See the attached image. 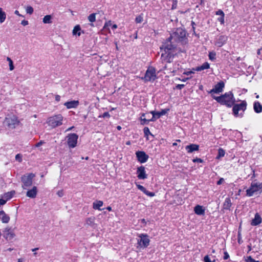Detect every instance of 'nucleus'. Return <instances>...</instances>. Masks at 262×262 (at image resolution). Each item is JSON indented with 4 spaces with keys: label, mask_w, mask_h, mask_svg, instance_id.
Wrapping results in <instances>:
<instances>
[{
    "label": "nucleus",
    "mask_w": 262,
    "mask_h": 262,
    "mask_svg": "<svg viewBox=\"0 0 262 262\" xmlns=\"http://www.w3.org/2000/svg\"><path fill=\"white\" fill-rule=\"evenodd\" d=\"M186 32L182 28H177L170 34V37L160 47L162 51L161 59L163 62L170 63L176 54V46L178 43L185 42Z\"/></svg>",
    "instance_id": "nucleus-1"
},
{
    "label": "nucleus",
    "mask_w": 262,
    "mask_h": 262,
    "mask_svg": "<svg viewBox=\"0 0 262 262\" xmlns=\"http://www.w3.org/2000/svg\"><path fill=\"white\" fill-rule=\"evenodd\" d=\"M213 98L219 103L229 107H231L234 103L233 94L231 92L226 93L221 96H213Z\"/></svg>",
    "instance_id": "nucleus-2"
},
{
    "label": "nucleus",
    "mask_w": 262,
    "mask_h": 262,
    "mask_svg": "<svg viewBox=\"0 0 262 262\" xmlns=\"http://www.w3.org/2000/svg\"><path fill=\"white\" fill-rule=\"evenodd\" d=\"M262 192V183L253 181L250 187L246 190V195L250 197L254 195H257Z\"/></svg>",
    "instance_id": "nucleus-3"
},
{
    "label": "nucleus",
    "mask_w": 262,
    "mask_h": 262,
    "mask_svg": "<svg viewBox=\"0 0 262 262\" xmlns=\"http://www.w3.org/2000/svg\"><path fill=\"white\" fill-rule=\"evenodd\" d=\"M63 119L61 114H58L48 118L47 123L51 127L55 128L62 124Z\"/></svg>",
    "instance_id": "nucleus-4"
},
{
    "label": "nucleus",
    "mask_w": 262,
    "mask_h": 262,
    "mask_svg": "<svg viewBox=\"0 0 262 262\" xmlns=\"http://www.w3.org/2000/svg\"><path fill=\"white\" fill-rule=\"evenodd\" d=\"M35 175L32 173H27L21 177V180L22 182V187L26 189L28 187L32 186L33 184V179Z\"/></svg>",
    "instance_id": "nucleus-5"
},
{
    "label": "nucleus",
    "mask_w": 262,
    "mask_h": 262,
    "mask_svg": "<svg viewBox=\"0 0 262 262\" xmlns=\"http://www.w3.org/2000/svg\"><path fill=\"white\" fill-rule=\"evenodd\" d=\"M19 121L14 115H8L5 119L4 124L10 129H13L18 125Z\"/></svg>",
    "instance_id": "nucleus-6"
},
{
    "label": "nucleus",
    "mask_w": 262,
    "mask_h": 262,
    "mask_svg": "<svg viewBox=\"0 0 262 262\" xmlns=\"http://www.w3.org/2000/svg\"><path fill=\"white\" fill-rule=\"evenodd\" d=\"M149 242L150 239L147 234H140L138 236V247H140L141 248H145L148 246Z\"/></svg>",
    "instance_id": "nucleus-7"
},
{
    "label": "nucleus",
    "mask_w": 262,
    "mask_h": 262,
    "mask_svg": "<svg viewBox=\"0 0 262 262\" xmlns=\"http://www.w3.org/2000/svg\"><path fill=\"white\" fill-rule=\"evenodd\" d=\"M157 78L156 69L152 67H149L146 71L144 80L147 81H154Z\"/></svg>",
    "instance_id": "nucleus-8"
},
{
    "label": "nucleus",
    "mask_w": 262,
    "mask_h": 262,
    "mask_svg": "<svg viewBox=\"0 0 262 262\" xmlns=\"http://www.w3.org/2000/svg\"><path fill=\"white\" fill-rule=\"evenodd\" d=\"M246 108V103L243 102L240 104H236L233 107V112L235 117H241L242 116V113H239V112H243Z\"/></svg>",
    "instance_id": "nucleus-9"
},
{
    "label": "nucleus",
    "mask_w": 262,
    "mask_h": 262,
    "mask_svg": "<svg viewBox=\"0 0 262 262\" xmlns=\"http://www.w3.org/2000/svg\"><path fill=\"white\" fill-rule=\"evenodd\" d=\"M67 143L70 148H74L76 146L78 136L76 134H69L67 137Z\"/></svg>",
    "instance_id": "nucleus-10"
},
{
    "label": "nucleus",
    "mask_w": 262,
    "mask_h": 262,
    "mask_svg": "<svg viewBox=\"0 0 262 262\" xmlns=\"http://www.w3.org/2000/svg\"><path fill=\"white\" fill-rule=\"evenodd\" d=\"M228 36L225 35H219L215 37L214 44L217 47H222L227 42Z\"/></svg>",
    "instance_id": "nucleus-11"
},
{
    "label": "nucleus",
    "mask_w": 262,
    "mask_h": 262,
    "mask_svg": "<svg viewBox=\"0 0 262 262\" xmlns=\"http://www.w3.org/2000/svg\"><path fill=\"white\" fill-rule=\"evenodd\" d=\"M169 109L162 110L161 112L151 111L150 113L152 115V118L150 119L151 121L154 122L161 116L165 115Z\"/></svg>",
    "instance_id": "nucleus-12"
},
{
    "label": "nucleus",
    "mask_w": 262,
    "mask_h": 262,
    "mask_svg": "<svg viewBox=\"0 0 262 262\" xmlns=\"http://www.w3.org/2000/svg\"><path fill=\"white\" fill-rule=\"evenodd\" d=\"M224 86V82L223 81H220L214 85V88L210 91V93L216 94L221 93L223 92Z\"/></svg>",
    "instance_id": "nucleus-13"
},
{
    "label": "nucleus",
    "mask_w": 262,
    "mask_h": 262,
    "mask_svg": "<svg viewBox=\"0 0 262 262\" xmlns=\"http://www.w3.org/2000/svg\"><path fill=\"white\" fill-rule=\"evenodd\" d=\"M137 174L138 178L140 180H144L147 178L145 167L143 166H141L137 168Z\"/></svg>",
    "instance_id": "nucleus-14"
},
{
    "label": "nucleus",
    "mask_w": 262,
    "mask_h": 262,
    "mask_svg": "<svg viewBox=\"0 0 262 262\" xmlns=\"http://www.w3.org/2000/svg\"><path fill=\"white\" fill-rule=\"evenodd\" d=\"M136 155L138 160L141 163L146 162L148 159V156L144 151H137Z\"/></svg>",
    "instance_id": "nucleus-15"
},
{
    "label": "nucleus",
    "mask_w": 262,
    "mask_h": 262,
    "mask_svg": "<svg viewBox=\"0 0 262 262\" xmlns=\"http://www.w3.org/2000/svg\"><path fill=\"white\" fill-rule=\"evenodd\" d=\"M38 190L36 186H33L32 189H29L26 193V196L28 198H35L37 194Z\"/></svg>",
    "instance_id": "nucleus-16"
},
{
    "label": "nucleus",
    "mask_w": 262,
    "mask_h": 262,
    "mask_svg": "<svg viewBox=\"0 0 262 262\" xmlns=\"http://www.w3.org/2000/svg\"><path fill=\"white\" fill-rule=\"evenodd\" d=\"M14 236L15 234L10 229H6L4 231V236L7 240H11Z\"/></svg>",
    "instance_id": "nucleus-17"
},
{
    "label": "nucleus",
    "mask_w": 262,
    "mask_h": 262,
    "mask_svg": "<svg viewBox=\"0 0 262 262\" xmlns=\"http://www.w3.org/2000/svg\"><path fill=\"white\" fill-rule=\"evenodd\" d=\"M194 212L198 215H204L205 213V208L203 206L197 205L194 208Z\"/></svg>",
    "instance_id": "nucleus-18"
},
{
    "label": "nucleus",
    "mask_w": 262,
    "mask_h": 262,
    "mask_svg": "<svg viewBox=\"0 0 262 262\" xmlns=\"http://www.w3.org/2000/svg\"><path fill=\"white\" fill-rule=\"evenodd\" d=\"M79 104L78 100H72L66 102L64 103V105L66 106L68 109L76 108Z\"/></svg>",
    "instance_id": "nucleus-19"
},
{
    "label": "nucleus",
    "mask_w": 262,
    "mask_h": 262,
    "mask_svg": "<svg viewBox=\"0 0 262 262\" xmlns=\"http://www.w3.org/2000/svg\"><path fill=\"white\" fill-rule=\"evenodd\" d=\"M185 149L188 153H192L193 151H198L199 149V145L195 144H191L187 145Z\"/></svg>",
    "instance_id": "nucleus-20"
},
{
    "label": "nucleus",
    "mask_w": 262,
    "mask_h": 262,
    "mask_svg": "<svg viewBox=\"0 0 262 262\" xmlns=\"http://www.w3.org/2000/svg\"><path fill=\"white\" fill-rule=\"evenodd\" d=\"M261 218L258 213L255 214L254 218L252 220L251 225L253 226H257L261 223Z\"/></svg>",
    "instance_id": "nucleus-21"
},
{
    "label": "nucleus",
    "mask_w": 262,
    "mask_h": 262,
    "mask_svg": "<svg viewBox=\"0 0 262 262\" xmlns=\"http://www.w3.org/2000/svg\"><path fill=\"white\" fill-rule=\"evenodd\" d=\"M0 218L4 223H8L10 221V217L3 210L0 211Z\"/></svg>",
    "instance_id": "nucleus-22"
},
{
    "label": "nucleus",
    "mask_w": 262,
    "mask_h": 262,
    "mask_svg": "<svg viewBox=\"0 0 262 262\" xmlns=\"http://www.w3.org/2000/svg\"><path fill=\"white\" fill-rule=\"evenodd\" d=\"M210 68V64L207 62H204L202 66L193 68L194 71H201L204 70L208 69Z\"/></svg>",
    "instance_id": "nucleus-23"
},
{
    "label": "nucleus",
    "mask_w": 262,
    "mask_h": 262,
    "mask_svg": "<svg viewBox=\"0 0 262 262\" xmlns=\"http://www.w3.org/2000/svg\"><path fill=\"white\" fill-rule=\"evenodd\" d=\"M253 109L255 113H260L262 112V105L258 101H255L253 104Z\"/></svg>",
    "instance_id": "nucleus-24"
},
{
    "label": "nucleus",
    "mask_w": 262,
    "mask_h": 262,
    "mask_svg": "<svg viewBox=\"0 0 262 262\" xmlns=\"http://www.w3.org/2000/svg\"><path fill=\"white\" fill-rule=\"evenodd\" d=\"M232 203L231 202V200L229 198H226L224 203H223V208L226 210H229Z\"/></svg>",
    "instance_id": "nucleus-25"
},
{
    "label": "nucleus",
    "mask_w": 262,
    "mask_h": 262,
    "mask_svg": "<svg viewBox=\"0 0 262 262\" xmlns=\"http://www.w3.org/2000/svg\"><path fill=\"white\" fill-rule=\"evenodd\" d=\"M103 203L102 201H96L93 204V208L99 210H102L100 207L103 206Z\"/></svg>",
    "instance_id": "nucleus-26"
},
{
    "label": "nucleus",
    "mask_w": 262,
    "mask_h": 262,
    "mask_svg": "<svg viewBox=\"0 0 262 262\" xmlns=\"http://www.w3.org/2000/svg\"><path fill=\"white\" fill-rule=\"evenodd\" d=\"M72 34L73 35L79 36L81 35V28L79 25H76L74 27Z\"/></svg>",
    "instance_id": "nucleus-27"
},
{
    "label": "nucleus",
    "mask_w": 262,
    "mask_h": 262,
    "mask_svg": "<svg viewBox=\"0 0 262 262\" xmlns=\"http://www.w3.org/2000/svg\"><path fill=\"white\" fill-rule=\"evenodd\" d=\"M146 114L144 113L142 114L140 117L141 124L145 125L149 123L151 121L150 119H146L145 118Z\"/></svg>",
    "instance_id": "nucleus-28"
},
{
    "label": "nucleus",
    "mask_w": 262,
    "mask_h": 262,
    "mask_svg": "<svg viewBox=\"0 0 262 262\" xmlns=\"http://www.w3.org/2000/svg\"><path fill=\"white\" fill-rule=\"evenodd\" d=\"M6 18V14L3 10L2 8H0V23H3L4 22Z\"/></svg>",
    "instance_id": "nucleus-29"
},
{
    "label": "nucleus",
    "mask_w": 262,
    "mask_h": 262,
    "mask_svg": "<svg viewBox=\"0 0 262 262\" xmlns=\"http://www.w3.org/2000/svg\"><path fill=\"white\" fill-rule=\"evenodd\" d=\"M52 17L50 15H47L43 18L42 21L44 24H51Z\"/></svg>",
    "instance_id": "nucleus-30"
},
{
    "label": "nucleus",
    "mask_w": 262,
    "mask_h": 262,
    "mask_svg": "<svg viewBox=\"0 0 262 262\" xmlns=\"http://www.w3.org/2000/svg\"><path fill=\"white\" fill-rule=\"evenodd\" d=\"M14 194H15L14 191L6 193L4 196V198L5 199L4 200H6V202H7L8 200L11 199Z\"/></svg>",
    "instance_id": "nucleus-31"
},
{
    "label": "nucleus",
    "mask_w": 262,
    "mask_h": 262,
    "mask_svg": "<svg viewBox=\"0 0 262 262\" xmlns=\"http://www.w3.org/2000/svg\"><path fill=\"white\" fill-rule=\"evenodd\" d=\"M86 225L91 227H94L95 225V219L94 217H90L86 219Z\"/></svg>",
    "instance_id": "nucleus-32"
},
{
    "label": "nucleus",
    "mask_w": 262,
    "mask_h": 262,
    "mask_svg": "<svg viewBox=\"0 0 262 262\" xmlns=\"http://www.w3.org/2000/svg\"><path fill=\"white\" fill-rule=\"evenodd\" d=\"M225 150L223 148H220L218 150V155L216 156V158L217 159H220V158L223 157L225 156Z\"/></svg>",
    "instance_id": "nucleus-33"
},
{
    "label": "nucleus",
    "mask_w": 262,
    "mask_h": 262,
    "mask_svg": "<svg viewBox=\"0 0 262 262\" xmlns=\"http://www.w3.org/2000/svg\"><path fill=\"white\" fill-rule=\"evenodd\" d=\"M7 60L9 62V66L10 71H13L14 69L13 61L10 57H8L7 58Z\"/></svg>",
    "instance_id": "nucleus-34"
},
{
    "label": "nucleus",
    "mask_w": 262,
    "mask_h": 262,
    "mask_svg": "<svg viewBox=\"0 0 262 262\" xmlns=\"http://www.w3.org/2000/svg\"><path fill=\"white\" fill-rule=\"evenodd\" d=\"M143 20V14H141L138 15L135 18V21L136 23H141Z\"/></svg>",
    "instance_id": "nucleus-35"
},
{
    "label": "nucleus",
    "mask_w": 262,
    "mask_h": 262,
    "mask_svg": "<svg viewBox=\"0 0 262 262\" xmlns=\"http://www.w3.org/2000/svg\"><path fill=\"white\" fill-rule=\"evenodd\" d=\"M209 58L210 60L213 61L216 58V53L214 52H210L209 53Z\"/></svg>",
    "instance_id": "nucleus-36"
},
{
    "label": "nucleus",
    "mask_w": 262,
    "mask_h": 262,
    "mask_svg": "<svg viewBox=\"0 0 262 262\" xmlns=\"http://www.w3.org/2000/svg\"><path fill=\"white\" fill-rule=\"evenodd\" d=\"M111 26H112V21L111 20L107 21L105 22V23L104 24L103 29L108 30L109 33H110L111 31H110L108 27Z\"/></svg>",
    "instance_id": "nucleus-37"
},
{
    "label": "nucleus",
    "mask_w": 262,
    "mask_h": 262,
    "mask_svg": "<svg viewBox=\"0 0 262 262\" xmlns=\"http://www.w3.org/2000/svg\"><path fill=\"white\" fill-rule=\"evenodd\" d=\"M88 19L91 23L94 22L96 20L95 14L92 13L90 14L88 17Z\"/></svg>",
    "instance_id": "nucleus-38"
},
{
    "label": "nucleus",
    "mask_w": 262,
    "mask_h": 262,
    "mask_svg": "<svg viewBox=\"0 0 262 262\" xmlns=\"http://www.w3.org/2000/svg\"><path fill=\"white\" fill-rule=\"evenodd\" d=\"M33 8L31 6H28L26 8V11L28 14H32L33 12Z\"/></svg>",
    "instance_id": "nucleus-39"
},
{
    "label": "nucleus",
    "mask_w": 262,
    "mask_h": 262,
    "mask_svg": "<svg viewBox=\"0 0 262 262\" xmlns=\"http://www.w3.org/2000/svg\"><path fill=\"white\" fill-rule=\"evenodd\" d=\"M143 132L145 136L148 137L149 135L151 134L150 130L147 127H144L143 129Z\"/></svg>",
    "instance_id": "nucleus-40"
},
{
    "label": "nucleus",
    "mask_w": 262,
    "mask_h": 262,
    "mask_svg": "<svg viewBox=\"0 0 262 262\" xmlns=\"http://www.w3.org/2000/svg\"><path fill=\"white\" fill-rule=\"evenodd\" d=\"M144 193H145L147 196H149L150 197H152V196H155V195L154 192L148 191L146 189L144 192Z\"/></svg>",
    "instance_id": "nucleus-41"
},
{
    "label": "nucleus",
    "mask_w": 262,
    "mask_h": 262,
    "mask_svg": "<svg viewBox=\"0 0 262 262\" xmlns=\"http://www.w3.org/2000/svg\"><path fill=\"white\" fill-rule=\"evenodd\" d=\"M144 193H145L147 196H149L150 197H152V196H155V195L154 192L148 191L146 189L144 192Z\"/></svg>",
    "instance_id": "nucleus-42"
},
{
    "label": "nucleus",
    "mask_w": 262,
    "mask_h": 262,
    "mask_svg": "<svg viewBox=\"0 0 262 262\" xmlns=\"http://www.w3.org/2000/svg\"><path fill=\"white\" fill-rule=\"evenodd\" d=\"M246 262H260L258 260H255L253 258H252L251 256H249L247 257V259H246Z\"/></svg>",
    "instance_id": "nucleus-43"
},
{
    "label": "nucleus",
    "mask_w": 262,
    "mask_h": 262,
    "mask_svg": "<svg viewBox=\"0 0 262 262\" xmlns=\"http://www.w3.org/2000/svg\"><path fill=\"white\" fill-rule=\"evenodd\" d=\"M136 185L137 187V188L141 191H142L143 193L145 191L146 189L142 185L138 184L137 183H136Z\"/></svg>",
    "instance_id": "nucleus-44"
},
{
    "label": "nucleus",
    "mask_w": 262,
    "mask_h": 262,
    "mask_svg": "<svg viewBox=\"0 0 262 262\" xmlns=\"http://www.w3.org/2000/svg\"><path fill=\"white\" fill-rule=\"evenodd\" d=\"M215 14L220 16H225V14L222 10H219L215 12Z\"/></svg>",
    "instance_id": "nucleus-45"
},
{
    "label": "nucleus",
    "mask_w": 262,
    "mask_h": 262,
    "mask_svg": "<svg viewBox=\"0 0 262 262\" xmlns=\"http://www.w3.org/2000/svg\"><path fill=\"white\" fill-rule=\"evenodd\" d=\"M195 71H194L193 68L192 69V70L184 72L183 73V74L186 75H189L191 74H194L195 73Z\"/></svg>",
    "instance_id": "nucleus-46"
},
{
    "label": "nucleus",
    "mask_w": 262,
    "mask_h": 262,
    "mask_svg": "<svg viewBox=\"0 0 262 262\" xmlns=\"http://www.w3.org/2000/svg\"><path fill=\"white\" fill-rule=\"evenodd\" d=\"M99 118H101V117H102V118H105V117L110 118V114L108 112H105L102 115H100L99 116Z\"/></svg>",
    "instance_id": "nucleus-47"
},
{
    "label": "nucleus",
    "mask_w": 262,
    "mask_h": 262,
    "mask_svg": "<svg viewBox=\"0 0 262 262\" xmlns=\"http://www.w3.org/2000/svg\"><path fill=\"white\" fill-rule=\"evenodd\" d=\"M177 0H172V5L171 9H175L177 8Z\"/></svg>",
    "instance_id": "nucleus-48"
},
{
    "label": "nucleus",
    "mask_w": 262,
    "mask_h": 262,
    "mask_svg": "<svg viewBox=\"0 0 262 262\" xmlns=\"http://www.w3.org/2000/svg\"><path fill=\"white\" fill-rule=\"evenodd\" d=\"M15 159L16 161H18V162H21V156L20 154H17L15 156Z\"/></svg>",
    "instance_id": "nucleus-49"
},
{
    "label": "nucleus",
    "mask_w": 262,
    "mask_h": 262,
    "mask_svg": "<svg viewBox=\"0 0 262 262\" xmlns=\"http://www.w3.org/2000/svg\"><path fill=\"white\" fill-rule=\"evenodd\" d=\"M57 194L59 196V197H62L64 195V192H63V190H60L59 191H57Z\"/></svg>",
    "instance_id": "nucleus-50"
},
{
    "label": "nucleus",
    "mask_w": 262,
    "mask_h": 262,
    "mask_svg": "<svg viewBox=\"0 0 262 262\" xmlns=\"http://www.w3.org/2000/svg\"><path fill=\"white\" fill-rule=\"evenodd\" d=\"M204 262H211L212 260L210 259L208 255H206L204 258Z\"/></svg>",
    "instance_id": "nucleus-51"
},
{
    "label": "nucleus",
    "mask_w": 262,
    "mask_h": 262,
    "mask_svg": "<svg viewBox=\"0 0 262 262\" xmlns=\"http://www.w3.org/2000/svg\"><path fill=\"white\" fill-rule=\"evenodd\" d=\"M217 20L219 21L221 23V24H224V16H220L219 18H217Z\"/></svg>",
    "instance_id": "nucleus-52"
},
{
    "label": "nucleus",
    "mask_w": 262,
    "mask_h": 262,
    "mask_svg": "<svg viewBox=\"0 0 262 262\" xmlns=\"http://www.w3.org/2000/svg\"><path fill=\"white\" fill-rule=\"evenodd\" d=\"M224 259H227L229 258V255L227 251L224 252Z\"/></svg>",
    "instance_id": "nucleus-53"
},
{
    "label": "nucleus",
    "mask_w": 262,
    "mask_h": 262,
    "mask_svg": "<svg viewBox=\"0 0 262 262\" xmlns=\"http://www.w3.org/2000/svg\"><path fill=\"white\" fill-rule=\"evenodd\" d=\"M193 162L194 163H195V162L202 163L203 160L200 158H195V159H193Z\"/></svg>",
    "instance_id": "nucleus-54"
},
{
    "label": "nucleus",
    "mask_w": 262,
    "mask_h": 262,
    "mask_svg": "<svg viewBox=\"0 0 262 262\" xmlns=\"http://www.w3.org/2000/svg\"><path fill=\"white\" fill-rule=\"evenodd\" d=\"M224 182V179L222 178H220V180L217 182V185H221Z\"/></svg>",
    "instance_id": "nucleus-55"
},
{
    "label": "nucleus",
    "mask_w": 262,
    "mask_h": 262,
    "mask_svg": "<svg viewBox=\"0 0 262 262\" xmlns=\"http://www.w3.org/2000/svg\"><path fill=\"white\" fill-rule=\"evenodd\" d=\"M184 84H177L176 86V89L181 90L184 87Z\"/></svg>",
    "instance_id": "nucleus-56"
},
{
    "label": "nucleus",
    "mask_w": 262,
    "mask_h": 262,
    "mask_svg": "<svg viewBox=\"0 0 262 262\" xmlns=\"http://www.w3.org/2000/svg\"><path fill=\"white\" fill-rule=\"evenodd\" d=\"M43 143H44L43 141H40V142H39L38 143L36 144L35 147H38L40 146L41 145H42Z\"/></svg>",
    "instance_id": "nucleus-57"
},
{
    "label": "nucleus",
    "mask_w": 262,
    "mask_h": 262,
    "mask_svg": "<svg viewBox=\"0 0 262 262\" xmlns=\"http://www.w3.org/2000/svg\"><path fill=\"white\" fill-rule=\"evenodd\" d=\"M6 203V200H5L4 199H0V206L4 205Z\"/></svg>",
    "instance_id": "nucleus-58"
},
{
    "label": "nucleus",
    "mask_w": 262,
    "mask_h": 262,
    "mask_svg": "<svg viewBox=\"0 0 262 262\" xmlns=\"http://www.w3.org/2000/svg\"><path fill=\"white\" fill-rule=\"evenodd\" d=\"M21 24L23 26H27V25H28V21L27 20H23L21 21Z\"/></svg>",
    "instance_id": "nucleus-59"
},
{
    "label": "nucleus",
    "mask_w": 262,
    "mask_h": 262,
    "mask_svg": "<svg viewBox=\"0 0 262 262\" xmlns=\"http://www.w3.org/2000/svg\"><path fill=\"white\" fill-rule=\"evenodd\" d=\"M55 100L57 102L60 100V96L58 95L55 96Z\"/></svg>",
    "instance_id": "nucleus-60"
},
{
    "label": "nucleus",
    "mask_w": 262,
    "mask_h": 262,
    "mask_svg": "<svg viewBox=\"0 0 262 262\" xmlns=\"http://www.w3.org/2000/svg\"><path fill=\"white\" fill-rule=\"evenodd\" d=\"M14 13H15V14H16L17 15H18V16H21V15H20V14H19V13L18 11H17V10H15V12H14Z\"/></svg>",
    "instance_id": "nucleus-61"
},
{
    "label": "nucleus",
    "mask_w": 262,
    "mask_h": 262,
    "mask_svg": "<svg viewBox=\"0 0 262 262\" xmlns=\"http://www.w3.org/2000/svg\"><path fill=\"white\" fill-rule=\"evenodd\" d=\"M112 28L113 29H117V25H116V24H114L112 26Z\"/></svg>",
    "instance_id": "nucleus-62"
},
{
    "label": "nucleus",
    "mask_w": 262,
    "mask_h": 262,
    "mask_svg": "<svg viewBox=\"0 0 262 262\" xmlns=\"http://www.w3.org/2000/svg\"><path fill=\"white\" fill-rule=\"evenodd\" d=\"M141 223L146 224V222L145 219H143L141 220Z\"/></svg>",
    "instance_id": "nucleus-63"
},
{
    "label": "nucleus",
    "mask_w": 262,
    "mask_h": 262,
    "mask_svg": "<svg viewBox=\"0 0 262 262\" xmlns=\"http://www.w3.org/2000/svg\"><path fill=\"white\" fill-rule=\"evenodd\" d=\"M74 128V126H72V127H69V128H68L66 130V132H69V131H70L71 130H72V128Z\"/></svg>",
    "instance_id": "nucleus-64"
}]
</instances>
